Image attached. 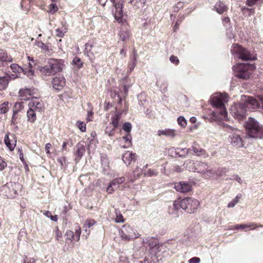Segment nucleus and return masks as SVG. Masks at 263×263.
I'll list each match as a JSON object with an SVG mask.
<instances>
[{"mask_svg": "<svg viewBox=\"0 0 263 263\" xmlns=\"http://www.w3.org/2000/svg\"><path fill=\"white\" fill-rule=\"evenodd\" d=\"M199 206V202L198 200L187 197L181 201H175L172 207L171 206L169 210V213L171 214H176L177 211L181 208L187 213H193L197 210Z\"/></svg>", "mask_w": 263, "mask_h": 263, "instance_id": "1", "label": "nucleus"}, {"mask_svg": "<svg viewBox=\"0 0 263 263\" xmlns=\"http://www.w3.org/2000/svg\"><path fill=\"white\" fill-rule=\"evenodd\" d=\"M64 67V61L55 59H49L44 66L40 67L39 70L42 74L50 76L61 72Z\"/></svg>", "mask_w": 263, "mask_h": 263, "instance_id": "2", "label": "nucleus"}, {"mask_svg": "<svg viewBox=\"0 0 263 263\" xmlns=\"http://www.w3.org/2000/svg\"><path fill=\"white\" fill-rule=\"evenodd\" d=\"M248 135L252 138H263V127L254 118L250 117L245 124Z\"/></svg>", "mask_w": 263, "mask_h": 263, "instance_id": "3", "label": "nucleus"}, {"mask_svg": "<svg viewBox=\"0 0 263 263\" xmlns=\"http://www.w3.org/2000/svg\"><path fill=\"white\" fill-rule=\"evenodd\" d=\"M231 50L234 56L243 61H253L255 59V56L250 51L237 44H234Z\"/></svg>", "mask_w": 263, "mask_h": 263, "instance_id": "4", "label": "nucleus"}, {"mask_svg": "<svg viewBox=\"0 0 263 263\" xmlns=\"http://www.w3.org/2000/svg\"><path fill=\"white\" fill-rule=\"evenodd\" d=\"M120 236L122 240L129 241L139 238L140 234L137 230L129 224H125L122 227L120 231Z\"/></svg>", "mask_w": 263, "mask_h": 263, "instance_id": "5", "label": "nucleus"}, {"mask_svg": "<svg viewBox=\"0 0 263 263\" xmlns=\"http://www.w3.org/2000/svg\"><path fill=\"white\" fill-rule=\"evenodd\" d=\"M195 166L196 172L199 173L202 177L210 178L214 176V170L210 168L207 163L196 161Z\"/></svg>", "mask_w": 263, "mask_h": 263, "instance_id": "6", "label": "nucleus"}, {"mask_svg": "<svg viewBox=\"0 0 263 263\" xmlns=\"http://www.w3.org/2000/svg\"><path fill=\"white\" fill-rule=\"evenodd\" d=\"M252 67V65L246 64H239L234 66V69L237 71L236 73V77L242 79H249L251 75L249 69Z\"/></svg>", "mask_w": 263, "mask_h": 263, "instance_id": "7", "label": "nucleus"}, {"mask_svg": "<svg viewBox=\"0 0 263 263\" xmlns=\"http://www.w3.org/2000/svg\"><path fill=\"white\" fill-rule=\"evenodd\" d=\"M113 6L115 8V11H112L114 17L119 23H123V8L124 0H110Z\"/></svg>", "mask_w": 263, "mask_h": 263, "instance_id": "8", "label": "nucleus"}, {"mask_svg": "<svg viewBox=\"0 0 263 263\" xmlns=\"http://www.w3.org/2000/svg\"><path fill=\"white\" fill-rule=\"evenodd\" d=\"M247 108L244 103L235 104L232 106L230 111L232 115L239 119L244 117L246 114Z\"/></svg>", "mask_w": 263, "mask_h": 263, "instance_id": "9", "label": "nucleus"}, {"mask_svg": "<svg viewBox=\"0 0 263 263\" xmlns=\"http://www.w3.org/2000/svg\"><path fill=\"white\" fill-rule=\"evenodd\" d=\"M228 101V96L226 93H220L217 96H213L211 99L212 105L216 107H221L225 103Z\"/></svg>", "mask_w": 263, "mask_h": 263, "instance_id": "10", "label": "nucleus"}, {"mask_svg": "<svg viewBox=\"0 0 263 263\" xmlns=\"http://www.w3.org/2000/svg\"><path fill=\"white\" fill-rule=\"evenodd\" d=\"M30 108L33 109L37 112H41L44 109L43 102L39 98L33 97L28 103Z\"/></svg>", "mask_w": 263, "mask_h": 263, "instance_id": "11", "label": "nucleus"}, {"mask_svg": "<svg viewBox=\"0 0 263 263\" xmlns=\"http://www.w3.org/2000/svg\"><path fill=\"white\" fill-rule=\"evenodd\" d=\"M238 130H235L233 135L230 136L232 144L236 147H241L243 146V142L240 137Z\"/></svg>", "mask_w": 263, "mask_h": 263, "instance_id": "12", "label": "nucleus"}, {"mask_svg": "<svg viewBox=\"0 0 263 263\" xmlns=\"http://www.w3.org/2000/svg\"><path fill=\"white\" fill-rule=\"evenodd\" d=\"M183 151H185L187 153H189V151H192L193 153L198 156H202L203 158L208 157V154L206 153L205 150L196 144V142L194 143V145L192 146L191 148H185L184 149Z\"/></svg>", "mask_w": 263, "mask_h": 263, "instance_id": "13", "label": "nucleus"}, {"mask_svg": "<svg viewBox=\"0 0 263 263\" xmlns=\"http://www.w3.org/2000/svg\"><path fill=\"white\" fill-rule=\"evenodd\" d=\"M143 242L148 244L150 249L152 250H155V251L158 250L162 246L160 245L158 240L154 237L143 238Z\"/></svg>", "mask_w": 263, "mask_h": 263, "instance_id": "14", "label": "nucleus"}, {"mask_svg": "<svg viewBox=\"0 0 263 263\" xmlns=\"http://www.w3.org/2000/svg\"><path fill=\"white\" fill-rule=\"evenodd\" d=\"M52 84L53 87L57 90H61L65 85V80L64 77H57L54 78L52 81Z\"/></svg>", "mask_w": 263, "mask_h": 263, "instance_id": "15", "label": "nucleus"}, {"mask_svg": "<svg viewBox=\"0 0 263 263\" xmlns=\"http://www.w3.org/2000/svg\"><path fill=\"white\" fill-rule=\"evenodd\" d=\"M247 109H256L259 107V103L257 101L252 97H247L246 102L243 103Z\"/></svg>", "mask_w": 263, "mask_h": 263, "instance_id": "16", "label": "nucleus"}, {"mask_svg": "<svg viewBox=\"0 0 263 263\" xmlns=\"http://www.w3.org/2000/svg\"><path fill=\"white\" fill-rule=\"evenodd\" d=\"M175 188L178 192L186 193L191 190V185L188 183L182 181L175 184Z\"/></svg>", "mask_w": 263, "mask_h": 263, "instance_id": "17", "label": "nucleus"}, {"mask_svg": "<svg viewBox=\"0 0 263 263\" xmlns=\"http://www.w3.org/2000/svg\"><path fill=\"white\" fill-rule=\"evenodd\" d=\"M136 156L135 153L127 151L122 156V160L126 165H129L132 160H135Z\"/></svg>", "mask_w": 263, "mask_h": 263, "instance_id": "18", "label": "nucleus"}, {"mask_svg": "<svg viewBox=\"0 0 263 263\" xmlns=\"http://www.w3.org/2000/svg\"><path fill=\"white\" fill-rule=\"evenodd\" d=\"M10 79V77L7 73H6L4 76H0L1 90H4L7 87Z\"/></svg>", "mask_w": 263, "mask_h": 263, "instance_id": "19", "label": "nucleus"}, {"mask_svg": "<svg viewBox=\"0 0 263 263\" xmlns=\"http://www.w3.org/2000/svg\"><path fill=\"white\" fill-rule=\"evenodd\" d=\"M0 192H5V195L8 198H13L16 194V191H10V186L8 184L1 187L0 189Z\"/></svg>", "mask_w": 263, "mask_h": 263, "instance_id": "20", "label": "nucleus"}, {"mask_svg": "<svg viewBox=\"0 0 263 263\" xmlns=\"http://www.w3.org/2000/svg\"><path fill=\"white\" fill-rule=\"evenodd\" d=\"M258 227H263V225L261 224H258L257 223L252 222L249 223L248 224H237L235 226V229H241L242 230L247 229V228H251L252 229H255L256 228Z\"/></svg>", "mask_w": 263, "mask_h": 263, "instance_id": "21", "label": "nucleus"}, {"mask_svg": "<svg viewBox=\"0 0 263 263\" xmlns=\"http://www.w3.org/2000/svg\"><path fill=\"white\" fill-rule=\"evenodd\" d=\"M12 58L10 54L4 49H0V62H11Z\"/></svg>", "mask_w": 263, "mask_h": 263, "instance_id": "22", "label": "nucleus"}, {"mask_svg": "<svg viewBox=\"0 0 263 263\" xmlns=\"http://www.w3.org/2000/svg\"><path fill=\"white\" fill-rule=\"evenodd\" d=\"M33 90L31 88H22L19 91L20 96L24 98V99H29L30 97L33 93Z\"/></svg>", "mask_w": 263, "mask_h": 263, "instance_id": "23", "label": "nucleus"}, {"mask_svg": "<svg viewBox=\"0 0 263 263\" xmlns=\"http://www.w3.org/2000/svg\"><path fill=\"white\" fill-rule=\"evenodd\" d=\"M77 157L76 158V161H78L81 159L83 155L85 152V146L81 143H78L77 145Z\"/></svg>", "mask_w": 263, "mask_h": 263, "instance_id": "24", "label": "nucleus"}, {"mask_svg": "<svg viewBox=\"0 0 263 263\" xmlns=\"http://www.w3.org/2000/svg\"><path fill=\"white\" fill-rule=\"evenodd\" d=\"M159 136L165 135L170 137H174L176 135L175 130L170 129H165V130H159L158 132Z\"/></svg>", "mask_w": 263, "mask_h": 263, "instance_id": "25", "label": "nucleus"}, {"mask_svg": "<svg viewBox=\"0 0 263 263\" xmlns=\"http://www.w3.org/2000/svg\"><path fill=\"white\" fill-rule=\"evenodd\" d=\"M184 165H185V167L189 171L196 172V161L187 160L184 162Z\"/></svg>", "mask_w": 263, "mask_h": 263, "instance_id": "26", "label": "nucleus"}, {"mask_svg": "<svg viewBox=\"0 0 263 263\" xmlns=\"http://www.w3.org/2000/svg\"><path fill=\"white\" fill-rule=\"evenodd\" d=\"M36 112L37 111L29 107V109L27 111V117L28 121H29L31 122H33L35 121Z\"/></svg>", "mask_w": 263, "mask_h": 263, "instance_id": "27", "label": "nucleus"}, {"mask_svg": "<svg viewBox=\"0 0 263 263\" xmlns=\"http://www.w3.org/2000/svg\"><path fill=\"white\" fill-rule=\"evenodd\" d=\"M216 11L219 13L222 14L227 10L226 6L222 2H219L217 3L215 6Z\"/></svg>", "mask_w": 263, "mask_h": 263, "instance_id": "28", "label": "nucleus"}, {"mask_svg": "<svg viewBox=\"0 0 263 263\" xmlns=\"http://www.w3.org/2000/svg\"><path fill=\"white\" fill-rule=\"evenodd\" d=\"M119 119L120 115L118 113H115L111 118V122L110 123V125L112 126V127L116 128L118 126Z\"/></svg>", "mask_w": 263, "mask_h": 263, "instance_id": "29", "label": "nucleus"}, {"mask_svg": "<svg viewBox=\"0 0 263 263\" xmlns=\"http://www.w3.org/2000/svg\"><path fill=\"white\" fill-rule=\"evenodd\" d=\"M96 223V221L93 219H88L84 222V228H85V232L89 235L90 233V230H87L88 228H90Z\"/></svg>", "mask_w": 263, "mask_h": 263, "instance_id": "30", "label": "nucleus"}, {"mask_svg": "<svg viewBox=\"0 0 263 263\" xmlns=\"http://www.w3.org/2000/svg\"><path fill=\"white\" fill-rule=\"evenodd\" d=\"M132 137L130 134H127L125 136L122 137V140H124L125 142V144L122 145V147L123 148H127L131 146L132 142H131Z\"/></svg>", "mask_w": 263, "mask_h": 263, "instance_id": "31", "label": "nucleus"}, {"mask_svg": "<svg viewBox=\"0 0 263 263\" xmlns=\"http://www.w3.org/2000/svg\"><path fill=\"white\" fill-rule=\"evenodd\" d=\"M130 35V32L128 30H121L119 33L120 39L123 41H126Z\"/></svg>", "mask_w": 263, "mask_h": 263, "instance_id": "32", "label": "nucleus"}, {"mask_svg": "<svg viewBox=\"0 0 263 263\" xmlns=\"http://www.w3.org/2000/svg\"><path fill=\"white\" fill-rule=\"evenodd\" d=\"M214 176L216 175L217 177H222L226 174L228 170L226 168H219L217 171H214Z\"/></svg>", "mask_w": 263, "mask_h": 263, "instance_id": "33", "label": "nucleus"}, {"mask_svg": "<svg viewBox=\"0 0 263 263\" xmlns=\"http://www.w3.org/2000/svg\"><path fill=\"white\" fill-rule=\"evenodd\" d=\"M220 127L223 129L227 130L228 132H233V133H234L235 130H238L237 129L233 127L224 123H222L220 124Z\"/></svg>", "mask_w": 263, "mask_h": 263, "instance_id": "34", "label": "nucleus"}, {"mask_svg": "<svg viewBox=\"0 0 263 263\" xmlns=\"http://www.w3.org/2000/svg\"><path fill=\"white\" fill-rule=\"evenodd\" d=\"M10 68L13 72L16 73H21L24 70V68L20 67L18 65L16 64H12L10 65Z\"/></svg>", "mask_w": 263, "mask_h": 263, "instance_id": "35", "label": "nucleus"}, {"mask_svg": "<svg viewBox=\"0 0 263 263\" xmlns=\"http://www.w3.org/2000/svg\"><path fill=\"white\" fill-rule=\"evenodd\" d=\"M72 63L78 68H81L83 65V62L78 57H74L72 60Z\"/></svg>", "mask_w": 263, "mask_h": 263, "instance_id": "36", "label": "nucleus"}, {"mask_svg": "<svg viewBox=\"0 0 263 263\" xmlns=\"http://www.w3.org/2000/svg\"><path fill=\"white\" fill-rule=\"evenodd\" d=\"M4 141L7 146L12 151L15 145L14 143H11L9 137L8 135H6L5 137Z\"/></svg>", "mask_w": 263, "mask_h": 263, "instance_id": "37", "label": "nucleus"}, {"mask_svg": "<svg viewBox=\"0 0 263 263\" xmlns=\"http://www.w3.org/2000/svg\"><path fill=\"white\" fill-rule=\"evenodd\" d=\"M9 103L4 102L3 104L0 105V114H3L6 113L9 110Z\"/></svg>", "mask_w": 263, "mask_h": 263, "instance_id": "38", "label": "nucleus"}, {"mask_svg": "<svg viewBox=\"0 0 263 263\" xmlns=\"http://www.w3.org/2000/svg\"><path fill=\"white\" fill-rule=\"evenodd\" d=\"M144 176L152 177L158 175V172L156 170L149 169L146 172H144Z\"/></svg>", "mask_w": 263, "mask_h": 263, "instance_id": "39", "label": "nucleus"}, {"mask_svg": "<svg viewBox=\"0 0 263 263\" xmlns=\"http://www.w3.org/2000/svg\"><path fill=\"white\" fill-rule=\"evenodd\" d=\"M142 174V170L139 168L138 166H137L135 170L133 171V174L134 175L135 178H138L140 177L141 174ZM134 179H131V182H133L134 181Z\"/></svg>", "mask_w": 263, "mask_h": 263, "instance_id": "40", "label": "nucleus"}, {"mask_svg": "<svg viewBox=\"0 0 263 263\" xmlns=\"http://www.w3.org/2000/svg\"><path fill=\"white\" fill-rule=\"evenodd\" d=\"M22 72L24 74L27 75L30 79H32L34 74V71L32 69H28V68H24Z\"/></svg>", "mask_w": 263, "mask_h": 263, "instance_id": "41", "label": "nucleus"}, {"mask_svg": "<svg viewBox=\"0 0 263 263\" xmlns=\"http://www.w3.org/2000/svg\"><path fill=\"white\" fill-rule=\"evenodd\" d=\"M217 109L219 110V114L222 116V117L224 119H226L227 116L228 112L226 110V108L224 106V105H223L221 107L217 108Z\"/></svg>", "mask_w": 263, "mask_h": 263, "instance_id": "42", "label": "nucleus"}, {"mask_svg": "<svg viewBox=\"0 0 263 263\" xmlns=\"http://www.w3.org/2000/svg\"><path fill=\"white\" fill-rule=\"evenodd\" d=\"M65 236H66V240H69L70 241H72L73 240H74V234L73 232L71 230H67L65 233Z\"/></svg>", "mask_w": 263, "mask_h": 263, "instance_id": "43", "label": "nucleus"}, {"mask_svg": "<svg viewBox=\"0 0 263 263\" xmlns=\"http://www.w3.org/2000/svg\"><path fill=\"white\" fill-rule=\"evenodd\" d=\"M81 233V228L78 226L76 227V231H75V235H74V240L78 241L80 240V235Z\"/></svg>", "mask_w": 263, "mask_h": 263, "instance_id": "44", "label": "nucleus"}, {"mask_svg": "<svg viewBox=\"0 0 263 263\" xmlns=\"http://www.w3.org/2000/svg\"><path fill=\"white\" fill-rule=\"evenodd\" d=\"M184 3L182 2H178L173 8L174 12H177L181 8H183Z\"/></svg>", "mask_w": 263, "mask_h": 263, "instance_id": "45", "label": "nucleus"}, {"mask_svg": "<svg viewBox=\"0 0 263 263\" xmlns=\"http://www.w3.org/2000/svg\"><path fill=\"white\" fill-rule=\"evenodd\" d=\"M55 233L56 240H57L59 242L62 241V233L57 227L55 229Z\"/></svg>", "mask_w": 263, "mask_h": 263, "instance_id": "46", "label": "nucleus"}, {"mask_svg": "<svg viewBox=\"0 0 263 263\" xmlns=\"http://www.w3.org/2000/svg\"><path fill=\"white\" fill-rule=\"evenodd\" d=\"M177 121L179 124L182 127H185L186 125V121L185 118L183 116H180L177 119Z\"/></svg>", "mask_w": 263, "mask_h": 263, "instance_id": "47", "label": "nucleus"}, {"mask_svg": "<svg viewBox=\"0 0 263 263\" xmlns=\"http://www.w3.org/2000/svg\"><path fill=\"white\" fill-rule=\"evenodd\" d=\"M115 129L112 126L110 127H107L105 129V133L108 134L109 136H112L115 134Z\"/></svg>", "mask_w": 263, "mask_h": 263, "instance_id": "48", "label": "nucleus"}, {"mask_svg": "<svg viewBox=\"0 0 263 263\" xmlns=\"http://www.w3.org/2000/svg\"><path fill=\"white\" fill-rule=\"evenodd\" d=\"M123 129L127 133H129L132 129V125L129 122H126L123 125Z\"/></svg>", "mask_w": 263, "mask_h": 263, "instance_id": "49", "label": "nucleus"}, {"mask_svg": "<svg viewBox=\"0 0 263 263\" xmlns=\"http://www.w3.org/2000/svg\"><path fill=\"white\" fill-rule=\"evenodd\" d=\"M77 124L81 132H84L86 130V124L84 122L79 121L77 122Z\"/></svg>", "mask_w": 263, "mask_h": 263, "instance_id": "50", "label": "nucleus"}, {"mask_svg": "<svg viewBox=\"0 0 263 263\" xmlns=\"http://www.w3.org/2000/svg\"><path fill=\"white\" fill-rule=\"evenodd\" d=\"M137 58V54L136 53H135V51L134 50V61L132 63V66H130L129 67L130 71H132L134 69V68L136 65Z\"/></svg>", "mask_w": 263, "mask_h": 263, "instance_id": "51", "label": "nucleus"}, {"mask_svg": "<svg viewBox=\"0 0 263 263\" xmlns=\"http://www.w3.org/2000/svg\"><path fill=\"white\" fill-rule=\"evenodd\" d=\"M170 60L172 63L175 64L176 65H178L179 63L178 58L174 55H171L170 57Z\"/></svg>", "mask_w": 263, "mask_h": 263, "instance_id": "52", "label": "nucleus"}, {"mask_svg": "<svg viewBox=\"0 0 263 263\" xmlns=\"http://www.w3.org/2000/svg\"><path fill=\"white\" fill-rule=\"evenodd\" d=\"M35 259L34 258H28L26 257L24 259L23 263H35Z\"/></svg>", "mask_w": 263, "mask_h": 263, "instance_id": "53", "label": "nucleus"}, {"mask_svg": "<svg viewBox=\"0 0 263 263\" xmlns=\"http://www.w3.org/2000/svg\"><path fill=\"white\" fill-rule=\"evenodd\" d=\"M7 166V163L0 157V171L3 170Z\"/></svg>", "mask_w": 263, "mask_h": 263, "instance_id": "54", "label": "nucleus"}, {"mask_svg": "<svg viewBox=\"0 0 263 263\" xmlns=\"http://www.w3.org/2000/svg\"><path fill=\"white\" fill-rule=\"evenodd\" d=\"M23 107V103L22 102H16L15 104L14 108L16 110V111H18V110H21Z\"/></svg>", "mask_w": 263, "mask_h": 263, "instance_id": "55", "label": "nucleus"}, {"mask_svg": "<svg viewBox=\"0 0 263 263\" xmlns=\"http://www.w3.org/2000/svg\"><path fill=\"white\" fill-rule=\"evenodd\" d=\"M116 189H115L114 186L110 183V184L108 185V186L107 187L106 191L109 193L111 194L114 190Z\"/></svg>", "mask_w": 263, "mask_h": 263, "instance_id": "56", "label": "nucleus"}, {"mask_svg": "<svg viewBox=\"0 0 263 263\" xmlns=\"http://www.w3.org/2000/svg\"><path fill=\"white\" fill-rule=\"evenodd\" d=\"M200 261V258L196 257H194L189 260V263H199Z\"/></svg>", "mask_w": 263, "mask_h": 263, "instance_id": "57", "label": "nucleus"}, {"mask_svg": "<svg viewBox=\"0 0 263 263\" xmlns=\"http://www.w3.org/2000/svg\"><path fill=\"white\" fill-rule=\"evenodd\" d=\"M115 220L116 222L117 223L123 222L124 221L123 217L121 214H120L119 215H117V217Z\"/></svg>", "mask_w": 263, "mask_h": 263, "instance_id": "58", "label": "nucleus"}, {"mask_svg": "<svg viewBox=\"0 0 263 263\" xmlns=\"http://www.w3.org/2000/svg\"><path fill=\"white\" fill-rule=\"evenodd\" d=\"M231 179H234L236 180L237 182L239 183L240 184L242 183V180L238 175H234L233 176V178H231Z\"/></svg>", "mask_w": 263, "mask_h": 263, "instance_id": "59", "label": "nucleus"}, {"mask_svg": "<svg viewBox=\"0 0 263 263\" xmlns=\"http://www.w3.org/2000/svg\"><path fill=\"white\" fill-rule=\"evenodd\" d=\"M258 0H247V4L250 7L254 6Z\"/></svg>", "mask_w": 263, "mask_h": 263, "instance_id": "60", "label": "nucleus"}, {"mask_svg": "<svg viewBox=\"0 0 263 263\" xmlns=\"http://www.w3.org/2000/svg\"><path fill=\"white\" fill-rule=\"evenodd\" d=\"M238 203V202L235 199H233L231 202L229 203L228 205V208H233Z\"/></svg>", "mask_w": 263, "mask_h": 263, "instance_id": "61", "label": "nucleus"}, {"mask_svg": "<svg viewBox=\"0 0 263 263\" xmlns=\"http://www.w3.org/2000/svg\"><path fill=\"white\" fill-rule=\"evenodd\" d=\"M37 46L39 47H40L43 49H45V50L48 49V46L42 42H39L37 44Z\"/></svg>", "mask_w": 263, "mask_h": 263, "instance_id": "62", "label": "nucleus"}, {"mask_svg": "<svg viewBox=\"0 0 263 263\" xmlns=\"http://www.w3.org/2000/svg\"><path fill=\"white\" fill-rule=\"evenodd\" d=\"M50 6V12L51 13H54L57 10V7H56L55 4H51Z\"/></svg>", "mask_w": 263, "mask_h": 263, "instance_id": "63", "label": "nucleus"}, {"mask_svg": "<svg viewBox=\"0 0 263 263\" xmlns=\"http://www.w3.org/2000/svg\"><path fill=\"white\" fill-rule=\"evenodd\" d=\"M110 183L114 186L115 189H117L120 185L119 182L117 181L116 179L113 180Z\"/></svg>", "mask_w": 263, "mask_h": 263, "instance_id": "64", "label": "nucleus"}]
</instances>
